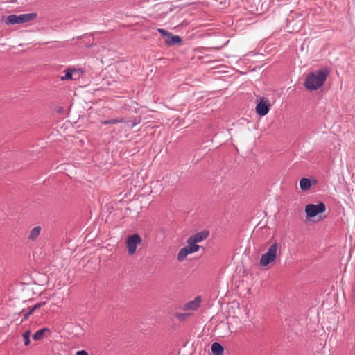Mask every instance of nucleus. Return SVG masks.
I'll use <instances>...</instances> for the list:
<instances>
[{
    "label": "nucleus",
    "instance_id": "obj_1",
    "mask_svg": "<svg viewBox=\"0 0 355 355\" xmlns=\"http://www.w3.org/2000/svg\"><path fill=\"white\" fill-rule=\"evenodd\" d=\"M328 75L327 69H319L311 72L306 76L304 85L308 90H317L324 85Z\"/></svg>",
    "mask_w": 355,
    "mask_h": 355
},
{
    "label": "nucleus",
    "instance_id": "obj_5",
    "mask_svg": "<svg viewBox=\"0 0 355 355\" xmlns=\"http://www.w3.org/2000/svg\"><path fill=\"white\" fill-rule=\"evenodd\" d=\"M141 242L140 236L137 234H134L129 236L127 239V248L130 254H133L136 252L137 246Z\"/></svg>",
    "mask_w": 355,
    "mask_h": 355
},
{
    "label": "nucleus",
    "instance_id": "obj_14",
    "mask_svg": "<svg viewBox=\"0 0 355 355\" xmlns=\"http://www.w3.org/2000/svg\"><path fill=\"white\" fill-rule=\"evenodd\" d=\"M187 242L188 244L187 246L191 254L194 253L199 250L200 245H197V243L193 241L191 238H188Z\"/></svg>",
    "mask_w": 355,
    "mask_h": 355
},
{
    "label": "nucleus",
    "instance_id": "obj_27",
    "mask_svg": "<svg viewBox=\"0 0 355 355\" xmlns=\"http://www.w3.org/2000/svg\"><path fill=\"white\" fill-rule=\"evenodd\" d=\"M35 311V309H33V306H32V307H30V308H29V310H28V312L30 313V315H31V314H32Z\"/></svg>",
    "mask_w": 355,
    "mask_h": 355
},
{
    "label": "nucleus",
    "instance_id": "obj_17",
    "mask_svg": "<svg viewBox=\"0 0 355 355\" xmlns=\"http://www.w3.org/2000/svg\"><path fill=\"white\" fill-rule=\"evenodd\" d=\"M30 335H31V331L29 330L24 331L22 334L23 340H24V345L26 346H27L30 344Z\"/></svg>",
    "mask_w": 355,
    "mask_h": 355
},
{
    "label": "nucleus",
    "instance_id": "obj_25",
    "mask_svg": "<svg viewBox=\"0 0 355 355\" xmlns=\"http://www.w3.org/2000/svg\"><path fill=\"white\" fill-rule=\"evenodd\" d=\"M30 315V313L28 312L27 313H23V319L21 320V322H23L24 320H26L28 316Z\"/></svg>",
    "mask_w": 355,
    "mask_h": 355
},
{
    "label": "nucleus",
    "instance_id": "obj_24",
    "mask_svg": "<svg viewBox=\"0 0 355 355\" xmlns=\"http://www.w3.org/2000/svg\"><path fill=\"white\" fill-rule=\"evenodd\" d=\"M64 111V110L62 107H58L56 109V112L59 114H63Z\"/></svg>",
    "mask_w": 355,
    "mask_h": 355
},
{
    "label": "nucleus",
    "instance_id": "obj_13",
    "mask_svg": "<svg viewBox=\"0 0 355 355\" xmlns=\"http://www.w3.org/2000/svg\"><path fill=\"white\" fill-rule=\"evenodd\" d=\"M41 230L42 229L40 226H37L33 228L31 230L30 234L28 235V239L32 241H35L37 239L38 236L40 235Z\"/></svg>",
    "mask_w": 355,
    "mask_h": 355
},
{
    "label": "nucleus",
    "instance_id": "obj_6",
    "mask_svg": "<svg viewBox=\"0 0 355 355\" xmlns=\"http://www.w3.org/2000/svg\"><path fill=\"white\" fill-rule=\"evenodd\" d=\"M270 103L268 100L263 97L260 98V101L256 106V112L261 116H266L270 110Z\"/></svg>",
    "mask_w": 355,
    "mask_h": 355
},
{
    "label": "nucleus",
    "instance_id": "obj_15",
    "mask_svg": "<svg viewBox=\"0 0 355 355\" xmlns=\"http://www.w3.org/2000/svg\"><path fill=\"white\" fill-rule=\"evenodd\" d=\"M191 254V252H189L187 246H185L179 250L178 254V260L180 261H182L186 258V257L188 254Z\"/></svg>",
    "mask_w": 355,
    "mask_h": 355
},
{
    "label": "nucleus",
    "instance_id": "obj_11",
    "mask_svg": "<svg viewBox=\"0 0 355 355\" xmlns=\"http://www.w3.org/2000/svg\"><path fill=\"white\" fill-rule=\"evenodd\" d=\"M213 355H223L224 347L221 344L214 342L211 347Z\"/></svg>",
    "mask_w": 355,
    "mask_h": 355
},
{
    "label": "nucleus",
    "instance_id": "obj_23",
    "mask_svg": "<svg viewBox=\"0 0 355 355\" xmlns=\"http://www.w3.org/2000/svg\"><path fill=\"white\" fill-rule=\"evenodd\" d=\"M76 355H89L88 352L85 350H79L76 353Z\"/></svg>",
    "mask_w": 355,
    "mask_h": 355
},
{
    "label": "nucleus",
    "instance_id": "obj_9",
    "mask_svg": "<svg viewBox=\"0 0 355 355\" xmlns=\"http://www.w3.org/2000/svg\"><path fill=\"white\" fill-rule=\"evenodd\" d=\"M201 299L200 297H196L193 300L189 302L184 305V310H196L200 304Z\"/></svg>",
    "mask_w": 355,
    "mask_h": 355
},
{
    "label": "nucleus",
    "instance_id": "obj_7",
    "mask_svg": "<svg viewBox=\"0 0 355 355\" xmlns=\"http://www.w3.org/2000/svg\"><path fill=\"white\" fill-rule=\"evenodd\" d=\"M164 42L168 46L180 44H182V38L179 35H173L169 32L165 37Z\"/></svg>",
    "mask_w": 355,
    "mask_h": 355
},
{
    "label": "nucleus",
    "instance_id": "obj_3",
    "mask_svg": "<svg viewBox=\"0 0 355 355\" xmlns=\"http://www.w3.org/2000/svg\"><path fill=\"white\" fill-rule=\"evenodd\" d=\"M277 249L278 243L277 242L273 243L268 249L267 252L261 255L259 261L260 265L266 267L273 262L277 256Z\"/></svg>",
    "mask_w": 355,
    "mask_h": 355
},
{
    "label": "nucleus",
    "instance_id": "obj_4",
    "mask_svg": "<svg viewBox=\"0 0 355 355\" xmlns=\"http://www.w3.org/2000/svg\"><path fill=\"white\" fill-rule=\"evenodd\" d=\"M326 206L323 202H319L318 205L308 204L305 207V212L306 217L309 218H313L319 214L324 212Z\"/></svg>",
    "mask_w": 355,
    "mask_h": 355
},
{
    "label": "nucleus",
    "instance_id": "obj_10",
    "mask_svg": "<svg viewBox=\"0 0 355 355\" xmlns=\"http://www.w3.org/2000/svg\"><path fill=\"white\" fill-rule=\"evenodd\" d=\"M315 183V180H313V182H311V180L310 179L303 178L300 180V187L301 190L307 191L310 189L312 184H314Z\"/></svg>",
    "mask_w": 355,
    "mask_h": 355
},
{
    "label": "nucleus",
    "instance_id": "obj_8",
    "mask_svg": "<svg viewBox=\"0 0 355 355\" xmlns=\"http://www.w3.org/2000/svg\"><path fill=\"white\" fill-rule=\"evenodd\" d=\"M209 235V232L208 230H202L190 236L189 238H191L193 241L198 243L205 240Z\"/></svg>",
    "mask_w": 355,
    "mask_h": 355
},
{
    "label": "nucleus",
    "instance_id": "obj_18",
    "mask_svg": "<svg viewBox=\"0 0 355 355\" xmlns=\"http://www.w3.org/2000/svg\"><path fill=\"white\" fill-rule=\"evenodd\" d=\"M139 123V120L137 121L135 119L133 121H125V125L128 129L133 128L137 124Z\"/></svg>",
    "mask_w": 355,
    "mask_h": 355
},
{
    "label": "nucleus",
    "instance_id": "obj_12",
    "mask_svg": "<svg viewBox=\"0 0 355 355\" xmlns=\"http://www.w3.org/2000/svg\"><path fill=\"white\" fill-rule=\"evenodd\" d=\"M46 333H50V329L46 328V327L42 328V329L37 330L33 335V338L35 340H42L44 338V334Z\"/></svg>",
    "mask_w": 355,
    "mask_h": 355
},
{
    "label": "nucleus",
    "instance_id": "obj_22",
    "mask_svg": "<svg viewBox=\"0 0 355 355\" xmlns=\"http://www.w3.org/2000/svg\"><path fill=\"white\" fill-rule=\"evenodd\" d=\"M158 32L160 33L164 37L169 33L168 31L162 28H158Z\"/></svg>",
    "mask_w": 355,
    "mask_h": 355
},
{
    "label": "nucleus",
    "instance_id": "obj_21",
    "mask_svg": "<svg viewBox=\"0 0 355 355\" xmlns=\"http://www.w3.org/2000/svg\"><path fill=\"white\" fill-rule=\"evenodd\" d=\"M44 304H46V302H40L33 306V309L37 310L40 307L43 306Z\"/></svg>",
    "mask_w": 355,
    "mask_h": 355
},
{
    "label": "nucleus",
    "instance_id": "obj_19",
    "mask_svg": "<svg viewBox=\"0 0 355 355\" xmlns=\"http://www.w3.org/2000/svg\"><path fill=\"white\" fill-rule=\"evenodd\" d=\"M110 121V124H116L118 123H125V120L123 118H121L119 119H111Z\"/></svg>",
    "mask_w": 355,
    "mask_h": 355
},
{
    "label": "nucleus",
    "instance_id": "obj_2",
    "mask_svg": "<svg viewBox=\"0 0 355 355\" xmlns=\"http://www.w3.org/2000/svg\"><path fill=\"white\" fill-rule=\"evenodd\" d=\"M37 15L35 12L21 14L19 15H10L7 17L5 21L6 24H21L26 22L31 21L37 17Z\"/></svg>",
    "mask_w": 355,
    "mask_h": 355
},
{
    "label": "nucleus",
    "instance_id": "obj_16",
    "mask_svg": "<svg viewBox=\"0 0 355 355\" xmlns=\"http://www.w3.org/2000/svg\"><path fill=\"white\" fill-rule=\"evenodd\" d=\"M74 71H75V69H71V68H68L67 69H66L64 71L65 75L60 78L61 80H71L73 78H72V75H73V72Z\"/></svg>",
    "mask_w": 355,
    "mask_h": 355
},
{
    "label": "nucleus",
    "instance_id": "obj_20",
    "mask_svg": "<svg viewBox=\"0 0 355 355\" xmlns=\"http://www.w3.org/2000/svg\"><path fill=\"white\" fill-rule=\"evenodd\" d=\"M177 318L180 320V321H183L187 317V315L185 314V313H177Z\"/></svg>",
    "mask_w": 355,
    "mask_h": 355
},
{
    "label": "nucleus",
    "instance_id": "obj_26",
    "mask_svg": "<svg viewBox=\"0 0 355 355\" xmlns=\"http://www.w3.org/2000/svg\"><path fill=\"white\" fill-rule=\"evenodd\" d=\"M101 124H103V125H107V124H110V120H105V121H101Z\"/></svg>",
    "mask_w": 355,
    "mask_h": 355
}]
</instances>
